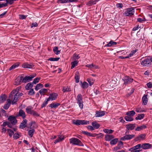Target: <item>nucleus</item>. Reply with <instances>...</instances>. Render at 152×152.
I'll list each match as a JSON object with an SVG mask.
<instances>
[{
    "label": "nucleus",
    "mask_w": 152,
    "mask_h": 152,
    "mask_svg": "<svg viewBox=\"0 0 152 152\" xmlns=\"http://www.w3.org/2000/svg\"><path fill=\"white\" fill-rule=\"evenodd\" d=\"M137 21L140 23H142L143 21L146 20L145 18H138L137 19Z\"/></svg>",
    "instance_id": "nucleus-56"
},
{
    "label": "nucleus",
    "mask_w": 152,
    "mask_h": 152,
    "mask_svg": "<svg viewBox=\"0 0 152 152\" xmlns=\"http://www.w3.org/2000/svg\"><path fill=\"white\" fill-rule=\"evenodd\" d=\"M134 136L135 135L134 134L126 135L122 137L121 139L123 140H130L134 137Z\"/></svg>",
    "instance_id": "nucleus-12"
},
{
    "label": "nucleus",
    "mask_w": 152,
    "mask_h": 152,
    "mask_svg": "<svg viewBox=\"0 0 152 152\" xmlns=\"http://www.w3.org/2000/svg\"><path fill=\"white\" fill-rule=\"evenodd\" d=\"M126 127L128 130H132L135 127V124H127L126 126Z\"/></svg>",
    "instance_id": "nucleus-20"
},
{
    "label": "nucleus",
    "mask_w": 152,
    "mask_h": 152,
    "mask_svg": "<svg viewBox=\"0 0 152 152\" xmlns=\"http://www.w3.org/2000/svg\"><path fill=\"white\" fill-rule=\"evenodd\" d=\"M7 96L5 95H2L0 97V103H2L6 100Z\"/></svg>",
    "instance_id": "nucleus-29"
},
{
    "label": "nucleus",
    "mask_w": 152,
    "mask_h": 152,
    "mask_svg": "<svg viewBox=\"0 0 152 152\" xmlns=\"http://www.w3.org/2000/svg\"><path fill=\"white\" fill-rule=\"evenodd\" d=\"M83 133L84 134H85L86 135L91 136H92V134L88 132H87L86 131H83Z\"/></svg>",
    "instance_id": "nucleus-62"
},
{
    "label": "nucleus",
    "mask_w": 152,
    "mask_h": 152,
    "mask_svg": "<svg viewBox=\"0 0 152 152\" xmlns=\"http://www.w3.org/2000/svg\"><path fill=\"white\" fill-rule=\"evenodd\" d=\"M145 116V114L143 113H141L139 114L138 116L135 118L136 120H141L144 118Z\"/></svg>",
    "instance_id": "nucleus-32"
},
{
    "label": "nucleus",
    "mask_w": 152,
    "mask_h": 152,
    "mask_svg": "<svg viewBox=\"0 0 152 152\" xmlns=\"http://www.w3.org/2000/svg\"><path fill=\"white\" fill-rule=\"evenodd\" d=\"M103 131L105 133L109 134H111L114 132V130L112 129H104L103 130Z\"/></svg>",
    "instance_id": "nucleus-44"
},
{
    "label": "nucleus",
    "mask_w": 152,
    "mask_h": 152,
    "mask_svg": "<svg viewBox=\"0 0 152 152\" xmlns=\"http://www.w3.org/2000/svg\"><path fill=\"white\" fill-rule=\"evenodd\" d=\"M142 100L144 104L145 105H146L147 103L148 99L146 95H144L142 98Z\"/></svg>",
    "instance_id": "nucleus-35"
},
{
    "label": "nucleus",
    "mask_w": 152,
    "mask_h": 152,
    "mask_svg": "<svg viewBox=\"0 0 152 152\" xmlns=\"http://www.w3.org/2000/svg\"><path fill=\"white\" fill-rule=\"evenodd\" d=\"M135 111L137 113H141L143 112L141 108H136Z\"/></svg>",
    "instance_id": "nucleus-60"
},
{
    "label": "nucleus",
    "mask_w": 152,
    "mask_h": 152,
    "mask_svg": "<svg viewBox=\"0 0 152 152\" xmlns=\"http://www.w3.org/2000/svg\"><path fill=\"white\" fill-rule=\"evenodd\" d=\"M145 134H141L136 137L134 139V140L135 141H138L139 140H143L145 139Z\"/></svg>",
    "instance_id": "nucleus-17"
},
{
    "label": "nucleus",
    "mask_w": 152,
    "mask_h": 152,
    "mask_svg": "<svg viewBox=\"0 0 152 152\" xmlns=\"http://www.w3.org/2000/svg\"><path fill=\"white\" fill-rule=\"evenodd\" d=\"M130 116H126L125 117V120L127 121H132L133 120V118Z\"/></svg>",
    "instance_id": "nucleus-43"
},
{
    "label": "nucleus",
    "mask_w": 152,
    "mask_h": 152,
    "mask_svg": "<svg viewBox=\"0 0 152 152\" xmlns=\"http://www.w3.org/2000/svg\"><path fill=\"white\" fill-rule=\"evenodd\" d=\"M60 59V58H54L51 57L48 59V60L50 61H57Z\"/></svg>",
    "instance_id": "nucleus-47"
},
{
    "label": "nucleus",
    "mask_w": 152,
    "mask_h": 152,
    "mask_svg": "<svg viewBox=\"0 0 152 152\" xmlns=\"http://www.w3.org/2000/svg\"><path fill=\"white\" fill-rule=\"evenodd\" d=\"M86 66L89 69H93L94 64H88L86 65Z\"/></svg>",
    "instance_id": "nucleus-58"
},
{
    "label": "nucleus",
    "mask_w": 152,
    "mask_h": 152,
    "mask_svg": "<svg viewBox=\"0 0 152 152\" xmlns=\"http://www.w3.org/2000/svg\"><path fill=\"white\" fill-rule=\"evenodd\" d=\"M137 51V50L136 49L132 50L128 55L126 56V58H129L132 57Z\"/></svg>",
    "instance_id": "nucleus-39"
},
{
    "label": "nucleus",
    "mask_w": 152,
    "mask_h": 152,
    "mask_svg": "<svg viewBox=\"0 0 152 152\" xmlns=\"http://www.w3.org/2000/svg\"><path fill=\"white\" fill-rule=\"evenodd\" d=\"M58 96V94L55 93H53L50 94L49 97L48 98V100L53 101L55 100L57 98Z\"/></svg>",
    "instance_id": "nucleus-10"
},
{
    "label": "nucleus",
    "mask_w": 152,
    "mask_h": 152,
    "mask_svg": "<svg viewBox=\"0 0 152 152\" xmlns=\"http://www.w3.org/2000/svg\"><path fill=\"white\" fill-rule=\"evenodd\" d=\"M48 91L47 89L43 88L40 90L39 91V92L41 95H42L45 93L47 92Z\"/></svg>",
    "instance_id": "nucleus-48"
},
{
    "label": "nucleus",
    "mask_w": 152,
    "mask_h": 152,
    "mask_svg": "<svg viewBox=\"0 0 152 152\" xmlns=\"http://www.w3.org/2000/svg\"><path fill=\"white\" fill-rule=\"evenodd\" d=\"M62 91L64 92H65L70 91H71V90L70 89L69 87H64L62 89Z\"/></svg>",
    "instance_id": "nucleus-45"
},
{
    "label": "nucleus",
    "mask_w": 152,
    "mask_h": 152,
    "mask_svg": "<svg viewBox=\"0 0 152 152\" xmlns=\"http://www.w3.org/2000/svg\"><path fill=\"white\" fill-rule=\"evenodd\" d=\"M78 61L77 60H75L74 61L72 62L71 63V64L72 65L71 69H72L75 67L77 66Z\"/></svg>",
    "instance_id": "nucleus-33"
},
{
    "label": "nucleus",
    "mask_w": 152,
    "mask_h": 152,
    "mask_svg": "<svg viewBox=\"0 0 152 152\" xmlns=\"http://www.w3.org/2000/svg\"><path fill=\"white\" fill-rule=\"evenodd\" d=\"M18 116L21 117L23 119L26 117V115L25 112L23 110H20L18 112Z\"/></svg>",
    "instance_id": "nucleus-19"
},
{
    "label": "nucleus",
    "mask_w": 152,
    "mask_h": 152,
    "mask_svg": "<svg viewBox=\"0 0 152 152\" xmlns=\"http://www.w3.org/2000/svg\"><path fill=\"white\" fill-rule=\"evenodd\" d=\"M77 100V103L78 104L79 107L82 109L83 107V97L82 95L80 94H78L77 96L76 99Z\"/></svg>",
    "instance_id": "nucleus-4"
},
{
    "label": "nucleus",
    "mask_w": 152,
    "mask_h": 152,
    "mask_svg": "<svg viewBox=\"0 0 152 152\" xmlns=\"http://www.w3.org/2000/svg\"><path fill=\"white\" fill-rule=\"evenodd\" d=\"M6 3H7V4L9 3L10 4H12L13 3L14 1V0H6Z\"/></svg>",
    "instance_id": "nucleus-61"
},
{
    "label": "nucleus",
    "mask_w": 152,
    "mask_h": 152,
    "mask_svg": "<svg viewBox=\"0 0 152 152\" xmlns=\"http://www.w3.org/2000/svg\"><path fill=\"white\" fill-rule=\"evenodd\" d=\"M7 130L9 132V136L10 137H11L12 135L14 134V132L12 131V130L10 129H7Z\"/></svg>",
    "instance_id": "nucleus-52"
},
{
    "label": "nucleus",
    "mask_w": 152,
    "mask_h": 152,
    "mask_svg": "<svg viewBox=\"0 0 152 152\" xmlns=\"http://www.w3.org/2000/svg\"><path fill=\"white\" fill-rule=\"evenodd\" d=\"M81 86L83 88H86L88 86V84L86 82H84L83 83L81 82Z\"/></svg>",
    "instance_id": "nucleus-37"
},
{
    "label": "nucleus",
    "mask_w": 152,
    "mask_h": 152,
    "mask_svg": "<svg viewBox=\"0 0 152 152\" xmlns=\"http://www.w3.org/2000/svg\"><path fill=\"white\" fill-rule=\"evenodd\" d=\"M17 89L12 91L11 93L9 96V99L7 100L8 103L7 104L10 105L12 101V104H15L18 100V98L22 96L23 94L21 93H18Z\"/></svg>",
    "instance_id": "nucleus-1"
},
{
    "label": "nucleus",
    "mask_w": 152,
    "mask_h": 152,
    "mask_svg": "<svg viewBox=\"0 0 152 152\" xmlns=\"http://www.w3.org/2000/svg\"><path fill=\"white\" fill-rule=\"evenodd\" d=\"M141 64L144 66H148L151 63V60L150 58H147L143 60H142Z\"/></svg>",
    "instance_id": "nucleus-7"
},
{
    "label": "nucleus",
    "mask_w": 152,
    "mask_h": 152,
    "mask_svg": "<svg viewBox=\"0 0 152 152\" xmlns=\"http://www.w3.org/2000/svg\"><path fill=\"white\" fill-rule=\"evenodd\" d=\"M27 122V120L26 119H24L20 125V128L23 129L26 126V124Z\"/></svg>",
    "instance_id": "nucleus-18"
},
{
    "label": "nucleus",
    "mask_w": 152,
    "mask_h": 152,
    "mask_svg": "<svg viewBox=\"0 0 152 152\" xmlns=\"http://www.w3.org/2000/svg\"><path fill=\"white\" fill-rule=\"evenodd\" d=\"M58 2L59 3H69L68 0H58Z\"/></svg>",
    "instance_id": "nucleus-51"
},
{
    "label": "nucleus",
    "mask_w": 152,
    "mask_h": 152,
    "mask_svg": "<svg viewBox=\"0 0 152 152\" xmlns=\"http://www.w3.org/2000/svg\"><path fill=\"white\" fill-rule=\"evenodd\" d=\"M77 100V103L78 104L79 107L82 109L83 107V97L82 95L80 94H78L77 96L76 99Z\"/></svg>",
    "instance_id": "nucleus-5"
},
{
    "label": "nucleus",
    "mask_w": 152,
    "mask_h": 152,
    "mask_svg": "<svg viewBox=\"0 0 152 152\" xmlns=\"http://www.w3.org/2000/svg\"><path fill=\"white\" fill-rule=\"evenodd\" d=\"M97 1H98L97 0H91L88 2L86 4L89 6H90L92 5L96 4Z\"/></svg>",
    "instance_id": "nucleus-28"
},
{
    "label": "nucleus",
    "mask_w": 152,
    "mask_h": 152,
    "mask_svg": "<svg viewBox=\"0 0 152 152\" xmlns=\"http://www.w3.org/2000/svg\"><path fill=\"white\" fill-rule=\"evenodd\" d=\"M70 144L73 145H77L80 146H83V145L80 140L77 138L73 137L69 140Z\"/></svg>",
    "instance_id": "nucleus-2"
},
{
    "label": "nucleus",
    "mask_w": 152,
    "mask_h": 152,
    "mask_svg": "<svg viewBox=\"0 0 152 152\" xmlns=\"http://www.w3.org/2000/svg\"><path fill=\"white\" fill-rule=\"evenodd\" d=\"M33 84L32 83H28L25 87V88L27 90L30 89L33 87Z\"/></svg>",
    "instance_id": "nucleus-30"
},
{
    "label": "nucleus",
    "mask_w": 152,
    "mask_h": 152,
    "mask_svg": "<svg viewBox=\"0 0 152 152\" xmlns=\"http://www.w3.org/2000/svg\"><path fill=\"white\" fill-rule=\"evenodd\" d=\"M141 146L142 145H141V144H138L136 146L130 148L129 150L130 151H132L135 150H137V149H138L141 148Z\"/></svg>",
    "instance_id": "nucleus-21"
},
{
    "label": "nucleus",
    "mask_w": 152,
    "mask_h": 152,
    "mask_svg": "<svg viewBox=\"0 0 152 152\" xmlns=\"http://www.w3.org/2000/svg\"><path fill=\"white\" fill-rule=\"evenodd\" d=\"M19 64L20 63L19 62H17L15 63L9 69V70L10 71L12 69L16 68L19 66Z\"/></svg>",
    "instance_id": "nucleus-25"
},
{
    "label": "nucleus",
    "mask_w": 152,
    "mask_h": 152,
    "mask_svg": "<svg viewBox=\"0 0 152 152\" xmlns=\"http://www.w3.org/2000/svg\"><path fill=\"white\" fill-rule=\"evenodd\" d=\"M73 124L76 125H87L89 124V122L88 121L78 120L74 121Z\"/></svg>",
    "instance_id": "nucleus-3"
},
{
    "label": "nucleus",
    "mask_w": 152,
    "mask_h": 152,
    "mask_svg": "<svg viewBox=\"0 0 152 152\" xmlns=\"http://www.w3.org/2000/svg\"><path fill=\"white\" fill-rule=\"evenodd\" d=\"M124 84L127 83H131L132 80L133 79L130 78L129 77H125V78H124Z\"/></svg>",
    "instance_id": "nucleus-22"
},
{
    "label": "nucleus",
    "mask_w": 152,
    "mask_h": 152,
    "mask_svg": "<svg viewBox=\"0 0 152 152\" xmlns=\"http://www.w3.org/2000/svg\"><path fill=\"white\" fill-rule=\"evenodd\" d=\"M152 145L148 143H145L142 145L141 148L144 149H148L151 148Z\"/></svg>",
    "instance_id": "nucleus-14"
},
{
    "label": "nucleus",
    "mask_w": 152,
    "mask_h": 152,
    "mask_svg": "<svg viewBox=\"0 0 152 152\" xmlns=\"http://www.w3.org/2000/svg\"><path fill=\"white\" fill-rule=\"evenodd\" d=\"M31 114L32 115L36 117H39V114L37 112L35 111H34V110H33Z\"/></svg>",
    "instance_id": "nucleus-57"
},
{
    "label": "nucleus",
    "mask_w": 152,
    "mask_h": 152,
    "mask_svg": "<svg viewBox=\"0 0 152 152\" xmlns=\"http://www.w3.org/2000/svg\"><path fill=\"white\" fill-rule=\"evenodd\" d=\"M87 128L88 129H89L91 131H93L94 130V129L93 126V127L90 125L88 126Z\"/></svg>",
    "instance_id": "nucleus-64"
},
{
    "label": "nucleus",
    "mask_w": 152,
    "mask_h": 152,
    "mask_svg": "<svg viewBox=\"0 0 152 152\" xmlns=\"http://www.w3.org/2000/svg\"><path fill=\"white\" fill-rule=\"evenodd\" d=\"M117 43L116 42H114L113 40H111L109 43L106 45L105 46L106 47H110L113 45H116Z\"/></svg>",
    "instance_id": "nucleus-23"
},
{
    "label": "nucleus",
    "mask_w": 152,
    "mask_h": 152,
    "mask_svg": "<svg viewBox=\"0 0 152 152\" xmlns=\"http://www.w3.org/2000/svg\"><path fill=\"white\" fill-rule=\"evenodd\" d=\"M87 81L89 84L90 86L92 85L94 83V80L91 79H88Z\"/></svg>",
    "instance_id": "nucleus-49"
},
{
    "label": "nucleus",
    "mask_w": 152,
    "mask_h": 152,
    "mask_svg": "<svg viewBox=\"0 0 152 152\" xmlns=\"http://www.w3.org/2000/svg\"><path fill=\"white\" fill-rule=\"evenodd\" d=\"M28 94L30 95H33L35 94L33 89H31L28 91Z\"/></svg>",
    "instance_id": "nucleus-53"
},
{
    "label": "nucleus",
    "mask_w": 152,
    "mask_h": 152,
    "mask_svg": "<svg viewBox=\"0 0 152 152\" xmlns=\"http://www.w3.org/2000/svg\"><path fill=\"white\" fill-rule=\"evenodd\" d=\"M118 139L117 138H115L111 140L110 142V143L112 145H115L118 142Z\"/></svg>",
    "instance_id": "nucleus-42"
},
{
    "label": "nucleus",
    "mask_w": 152,
    "mask_h": 152,
    "mask_svg": "<svg viewBox=\"0 0 152 152\" xmlns=\"http://www.w3.org/2000/svg\"><path fill=\"white\" fill-rule=\"evenodd\" d=\"M146 128V126L145 125H142L140 126H137L135 129L136 131H140Z\"/></svg>",
    "instance_id": "nucleus-26"
},
{
    "label": "nucleus",
    "mask_w": 152,
    "mask_h": 152,
    "mask_svg": "<svg viewBox=\"0 0 152 152\" xmlns=\"http://www.w3.org/2000/svg\"><path fill=\"white\" fill-rule=\"evenodd\" d=\"M34 77H25L22 78V83H26L31 81Z\"/></svg>",
    "instance_id": "nucleus-15"
},
{
    "label": "nucleus",
    "mask_w": 152,
    "mask_h": 152,
    "mask_svg": "<svg viewBox=\"0 0 152 152\" xmlns=\"http://www.w3.org/2000/svg\"><path fill=\"white\" fill-rule=\"evenodd\" d=\"M32 107L30 106L28 107L26 109V112L27 113L31 114L33 110H32Z\"/></svg>",
    "instance_id": "nucleus-27"
},
{
    "label": "nucleus",
    "mask_w": 152,
    "mask_h": 152,
    "mask_svg": "<svg viewBox=\"0 0 152 152\" xmlns=\"http://www.w3.org/2000/svg\"><path fill=\"white\" fill-rule=\"evenodd\" d=\"M43 87V86L42 84L40 83H39V84H37L36 86L35 89L36 90L38 91V90H39L40 88H42Z\"/></svg>",
    "instance_id": "nucleus-40"
},
{
    "label": "nucleus",
    "mask_w": 152,
    "mask_h": 152,
    "mask_svg": "<svg viewBox=\"0 0 152 152\" xmlns=\"http://www.w3.org/2000/svg\"><path fill=\"white\" fill-rule=\"evenodd\" d=\"M64 139V136H59L54 141V143L56 144L60 141H62Z\"/></svg>",
    "instance_id": "nucleus-34"
},
{
    "label": "nucleus",
    "mask_w": 152,
    "mask_h": 152,
    "mask_svg": "<svg viewBox=\"0 0 152 152\" xmlns=\"http://www.w3.org/2000/svg\"><path fill=\"white\" fill-rule=\"evenodd\" d=\"M34 65L32 63L28 64L27 62L25 63L22 65V66L23 68L29 69L32 68Z\"/></svg>",
    "instance_id": "nucleus-11"
},
{
    "label": "nucleus",
    "mask_w": 152,
    "mask_h": 152,
    "mask_svg": "<svg viewBox=\"0 0 152 152\" xmlns=\"http://www.w3.org/2000/svg\"><path fill=\"white\" fill-rule=\"evenodd\" d=\"M110 86L112 87H113L114 86H115L116 84V82L115 80H112L111 81H110Z\"/></svg>",
    "instance_id": "nucleus-54"
},
{
    "label": "nucleus",
    "mask_w": 152,
    "mask_h": 152,
    "mask_svg": "<svg viewBox=\"0 0 152 152\" xmlns=\"http://www.w3.org/2000/svg\"><path fill=\"white\" fill-rule=\"evenodd\" d=\"M40 78L37 77L34 79L33 81V82L32 83L34 84H36L37 83H38L39 81L40 80Z\"/></svg>",
    "instance_id": "nucleus-50"
},
{
    "label": "nucleus",
    "mask_w": 152,
    "mask_h": 152,
    "mask_svg": "<svg viewBox=\"0 0 152 152\" xmlns=\"http://www.w3.org/2000/svg\"><path fill=\"white\" fill-rule=\"evenodd\" d=\"M73 57L75 60H77L80 57L79 56V55L76 54H75L73 55Z\"/></svg>",
    "instance_id": "nucleus-55"
},
{
    "label": "nucleus",
    "mask_w": 152,
    "mask_h": 152,
    "mask_svg": "<svg viewBox=\"0 0 152 152\" xmlns=\"http://www.w3.org/2000/svg\"><path fill=\"white\" fill-rule=\"evenodd\" d=\"M19 134L18 133H15L13 135V137L17 139L19 138Z\"/></svg>",
    "instance_id": "nucleus-63"
},
{
    "label": "nucleus",
    "mask_w": 152,
    "mask_h": 152,
    "mask_svg": "<svg viewBox=\"0 0 152 152\" xmlns=\"http://www.w3.org/2000/svg\"><path fill=\"white\" fill-rule=\"evenodd\" d=\"M8 119L12 125H15L17 122L15 117L14 116H10Z\"/></svg>",
    "instance_id": "nucleus-9"
},
{
    "label": "nucleus",
    "mask_w": 152,
    "mask_h": 152,
    "mask_svg": "<svg viewBox=\"0 0 152 152\" xmlns=\"http://www.w3.org/2000/svg\"><path fill=\"white\" fill-rule=\"evenodd\" d=\"M49 101L48 100V98L46 99L45 100L43 103L41 105V107L42 108L45 107L48 103V102Z\"/></svg>",
    "instance_id": "nucleus-46"
},
{
    "label": "nucleus",
    "mask_w": 152,
    "mask_h": 152,
    "mask_svg": "<svg viewBox=\"0 0 152 152\" xmlns=\"http://www.w3.org/2000/svg\"><path fill=\"white\" fill-rule=\"evenodd\" d=\"M134 13V9L133 7L127 8L124 12V15L126 16H131Z\"/></svg>",
    "instance_id": "nucleus-6"
},
{
    "label": "nucleus",
    "mask_w": 152,
    "mask_h": 152,
    "mask_svg": "<svg viewBox=\"0 0 152 152\" xmlns=\"http://www.w3.org/2000/svg\"><path fill=\"white\" fill-rule=\"evenodd\" d=\"M135 114V112L133 110L128 111L126 113L127 115L131 117L133 116Z\"/></svg>",
    "instance_id": "nucleus-36"
},
{
    "label": "nucleus",
    "mask_w": 152,
    "mask_h": 152,
    "mask_svg": "<svg viewBox=\"0 0 152 152\" xmlns=\"http://www.w3.org/2000/svg\"><path fill=\"white\" fill-rule=\"evenodd\" d=\"M19 18L20 19H25L26 17H27V15H19Z\"/></svg>",
    "instance_id": "nucleus-59"
},
{
    "label": "nucleus",
    "mask_w": 152,
    "mask_h": 152,
    "mask_svg": "<svg viewBox=\"0 0 152 152\" xmlns=\"http://www.w3.org/2000/svg\"><path fill=\"white\" fill-rule=\"evenodd\" d=\"M114 136L113 135H106L105 136V140L107 141H109L114 138Z\"/></svg>",
    "instance_id": "nucleus-24"
},
{
    "label": "nucleus",
    "mask_w": 152,
    "mask_h": 152,
    "mask_svg": "<svg viewBox=\"0 0 152 152\" xmlns=\"http://www.w3.org/2000/svg\"><path fill=\"white\" fill-rule=\"evenodd\" d=\"M53 51L57 55L59 54L60 53V51L58 50V48L57 47H54Z\"/></svg>",
    "instance_id": "nucleus-41"
},
{
    "label": "nucleus",
    "mask_w": 152,
    "mask_h": 152,
    "mask_svg": "<svg viewBox=\"0 0 152 152\" xmlns=\"http://www.w3.org/2000/svg\"><path fill=\"white\" fill-rule=\"evenodd\" d=\"M23 77H17L15 80L14 84L18 85L20 84L22 82Z\"/></svg>",
    "instance_id": "nucleus-13"
},
{
    "label": "nucleus",
    "mask_w": 152,
    "mask_h": 152,
    "mask_svg": "<svg viewBox=\"0 0 152 152\" xmlns=\"http://www.w3.org/2000/svg\"><path fill=\"white\" fill-rule=\"evenodd\" d=\"M92 125L93 126L94 128L96 129H97L100 126L99 124L97 123L96 121H94L92 123Z\"/></svg>",
    "instance_id": "nucleus-31"
},
{
    "label": "nucleus",
    "mask_w": 152,
    "mask_h": 152,
    "mask_svg": "<svg viewBox=\"0 0 152 152\" xmlns=\"http://www.w3.org/2000/svg\"><path fill=\"white\" fill-rule=\"evenodd\" d=\"M60 104L58 103H52L51 104L49 105V107H50L51 108H57L58 106L60 105Z\"/></svg>",
    "instance_id": "nucleus-38"
},
{
    "label": "nucleus",
    "mask_w": 152,
    "mask_h": 152,
    "mask_svg": "<svg viewBox=\"0 0 152 152\" xmlns=\"http://www.w3.org/2000/svg\"><path fill=\"white\" fill-rule=\"evenodd\" d=\"M105 112L104 111H96V112L95 116L97 117H101L104 115Z\"/></svg>",
    "instance_id": "nucleus-16"
},
{
    "label": "nucleus",
    "mask_w": 152,
    "mask_h": 152,
    "mask_svg": "<svg viewBox=\"0 0 152 152\" xmlns=\"http://www.w3.org/2000/svg\"><path fill=\"white\" fill-rule=\"evenodd\" d=\"M32 122L30 123L29 124V125L30 126L29 127H28L30 129H31L29 130L28 132V133L29 136L30 137H32L33 134L35 130L34 129H33L34 128V126H32Z\"/></svg>",
    "instance_id": "nucleus-8"
}]
</instances>
